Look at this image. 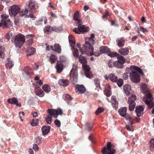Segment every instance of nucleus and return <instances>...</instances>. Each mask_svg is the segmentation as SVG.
I'll return each instance as SVG.
<instances>
[{
  "label": "nucleus",
  "instance_id": "nucleus-38",
  "mask_svg": "<svg viewBox=\"0 0 154 154\" xmlns=\"http://www.w3.org/2000/svg\"><path fill=\"white\" fill-rule=\"evenodd\" d=\"M150 150L151 151H154V138H152L149 141Z\"/></svg>",
  "mask_w": 154,
  "mask_h": 154
},
{
  "label": "nucleus",
  "instance_id": "nucleus-44",
  "mask_svg": "<svg viewBox=\"0 0 154 154\" xmlns=\"http://www.w3.org/2000/svg\"><path fill=\"white\" fill-rule=\"evenodd\" d=\"M90 54L91 56L94 55L96 57H98L101 54V53L98 51H95L94 52L93 51H92V52Z\"/></svg>",
  "mask_w": 154,
  "mask_h": 154
},
{
  "label": "nucleus",
  "instance_id": "nucleus-14",
  "mask_svg": "<svg viewBox=\"0 0 154 154\" xmlns=\"http://www.w3.org/2000/svg\"><path fill=\"white\" fill-rule=\"evenodd\" d=\"M34 90L36 95L39 97H43L44 96V92L38 86H35Z\"/></svg>",
  "mask_w": 154,
  "mask_h": 154
},
{
  "label": "nucleus",
  "instance_id": "nucleus-29",
  "mask_svg": "<svg viewBox=\"0 0 154 154\" xmlns=\"http://www.w3.org/2000/svg\"><path fill=\"white\" fill-rule=\"evenodd\" d=\"M56 68L58 72H59L62 71L63 69V65L61 62L59 61H57Z\"/></svg>",
  "mask_w": 154,
  "mask_h": 154
},
{
  "label": "nucleus",
  "instance_id": "nucleus-47",
  "mask_svg": "<svg viewBox=\"0 0 154 154\" xmlns=\"http://www.w3.org/2000/svg\"><path fill=\"white\" fill-rule=\"evenodd\" d=\"M104 110L103 108L100 107L98 108L95 111V113L96 115H98L100 113L102 112Z\"/></svg>",
  "mask_w": 154,
  "mask_h": 154
},
{
  "label": "nucleus",
  "instance_id": "nucleus-60",
  "mask_svg": "<svg viewBox=\"0 0 154 154\" xmlns=\"http://www.w3.org/2000/svg\"><path fill=\"white\" fill-rule=\"evenodd\" d=\"M128 74H129V73H124L123 75V79L125 80H127L128 78Z\"/></svg>",
  "mask_w": 154,
  "mask_h": 154
},
{
  "label": "nucleus",
  "instance_id": "nucleus-10",
  "mask_svg": "<svg viewBox=\"0 0 154 154\" xmlns=\"http://www.w3.org/2000/svg\"><path fill=\"white\" fill-rule=\"evenodd\" d=\"M48 112L49 114L53 115V117L56 118L58 115H62L63 111L61 109H50L48 110Z\"/></svg>",
  "mask_w": 154,
  "mask_h": 154
},
{
  "label": "nucleus",
  "instance_id": "nucleus-50",
  "mask_svg": "<svg viewBox=\"0 0 154 154\" xmlns=\"http://www.w3.org/2000/svg\"><path fill=\"white\" fill-rule=\"evenodd\" d=\"M62 30V28L61 27H53V31L58 32H60Z\"/></svg>",
  "mask_w": 154,
  "mask_h": 154
},
{
  "label": "nucleus",
  "instance_id": "nucleus-59",
  "mask_svg": "<svg viewBox=\"0 0 154 154\" xmlns=\"http://www.w3.org/2000/svg\"><path fill=\"white\" fill-rule=\"evenodd\" d=\"M77 47L79 48V51L80 52H81V54H84V52L82 51V49L81 48V47L80 46V45L78 43L77 44Z\"/></svg>",
  "mask_w": 154,
  "mask_h": 154
},
{
  "label": "nucleus",
  "instance_id": "nucleus-58",
  "mask_svg": "<svg viewBox=\"0 0 154 154\" xmlns=\"http://www.w3.org/2000/svg\"><path fill=\"white\" fill-rule=\"evenodd\" d=\"M33 149L35 151H37L38 150V147L37 144H34L33 147Z\"/></svg>",
  "mask_w": 154,
  "mask_h": 154
},
{
  "label": "nucleus",
  "instance_id": "nucleus-28",
  "mask_svg": "<svg viewBox=\"0 0 154 154\" xmlns=\"http://www.w3.org/2000/svg\"><path fill=\"white\" fill-rule=\"evenodd\" d=\"M127 107H126L121 108L119 109L118 112L121 116H124L125 115L127 114Z\"/></svg>",
  "mask_w": 154,
  "mask_h": 154
},
{
  "label": "nucleus",
  "instance_id": "nucleus-61",
  "mask_svg": "<svg viewBox=\"0 0 154 154\" xmlns=\"http://www.w3.org/2000/svg\"><path fill=\"white\" fill-rule=\"evenodd\" d=\"M43 21V20L41 19V20L37 21L35 22V24L36 25H39L42 24V22Z\"/></svg>",
  "mask_w": 154,
  "mask_h": 154
},
{
  "label": "nucleus",
  "instance_id": "nucleus-20",
  "mask_svg": "<svg viewBox=\"0 0 154 154\" xmlns=\"http://www.w3.org/2000/svg\"><path fill=\"white\" fill-rule=\"evenodd\" d=\"M153 99L148 100V99H145L144 97L143 98V101L147 105L148 108L149 109H151L154 105V103L153 101Z\"/></svg>",
  "mask_w": 154,
  "mask_h": 154
},
{
  "label": "nucleus",
  "instance_id": "nucleus-18",
  "mask_svg": "<svg viewBox=\"0 0 154 154\" xmlns=\"http://www.w3.org/2000/svg\"><path fill=\"white\" fill-rule=\"evenodd\" d=\"M140 90L143 94L149 92L150 91L147 85L145 83L142 84L140 86Z\"/></svg>",
  "mask_w": 154,
  "mask_h": 154
},
{
  "label": "nucleus",
  "instance_id": "nucleus-25",
  "mask_svg": "<svg viewBox=\"0 0 154 154\" xmlns=\"http://www.w3.org/2000/svg\"><path fill=\"white\" fill-rule=\"evenodd\" d=\"M116 42L117 45L119 48L123 47L125 45V42L123 38H117Z\"/></svg>",
  "mask_w": 154,
  "mask_h": 154
},
{
  "label": "nucleus",
  "instance_id": "nucleus-63",
  "mask_svg": "<svg viewBox=\"0 0 154 154\" xmlns=\"http://www.w3.org/2000/svg\"><path fill=\"white\" fill-rule=\"evenodd\" d=\"M140 29H142V31L143 32H148V30L146 29L145 28L141 26L140 27Z\"/></svg>",
  "mask_w": 154,
  "mask_h": 154
},
{
  "label": "nucleus",
  "instance_id": "nucleus-57",
  "mask_svg": "<svg viewBox=\"0 0 154 154\" xmlns=\"http://www.w3.org/2000/svg\"><path fill=\"white\" fill-rule=\"evenodd\" d=\"M86 126L87 127V129L88 131H89L91 130L92 128V126L90 125L89 123L87 122L86 123Z\"/></svg>",
  "mask_w": 154,
  "mask_h": 154
},
{
  "label": "nucleus",
  "instance_id": "nucleus-26",
  "mask_svg": "<svg viewBox=\"0 0 154 154\" xmlns=\"http://www.w3.org/2000/svg\"><path fill=\"white\" fill-rule=\"evenodd\" d=\"M118 52L122 55L125 56L127 55L129 53V49L127 48H122L118 51Z\"/></svg>",
  "mask_w": 154,
  "mask_h": 154
},
{
  "label": "nucleus",
  "instance_id": "nucleus-8",
  "mask_svg": "<svg viewBox=\"0 0 154 154\" xmlns=\"http://www.w3.org/2000/svg\"><path fill=\"white\" fill-rule=\"evenodd\" d=\"M69 75L70 76L71 80L73 83H75L77 81L78 79V72L77 69L73 67L70 71Z\"/></svg>",
  "mask_w": 154,
  "mask_h": 154
},
{
  "label": "nucleus",
  "instance_id": "nucleus-23",
  "mask_svg": "<svg viewBox=\"0 0 154 154\" xmlns=\"http://www.w3.org/2000/svg\"><path fill=\"white\" fill-rule=\"evenodd\" d=\"M119 55V54L116 52H111V50L107 47H106V55L110 57L111 58L116 57Z\"/></svg>",
  "mask_w": 154,
  "mask_h": 154
},
{
  "label": "nucleus",
  "instance_id": "nucleus-53",
  "mask_svg": "<svg viewBox=\"0 0 154 154\" xmlns=\"http://www.w3.org/2000/svg\"><path fill=\"white\" fill-rule=\"evenodd\" d=\"M113 62H113L111 59L109 60L107 64L109 67L112 68L113 66H114L113 64Z\"/></svg>",
  "mask_w": 154,
  "mask_h": 154
},
{
  "label": "nucleus",
  "instance_id": "nucleus-24",
  "mask_svg": "<svg viewBox=\"0 0 154 154\" xmlns=\"http://www.w3.org/2000/svg\"><path fill=\"white\" fill-rule=\"evenodd\" d=\"M51 127L48 125H44L42 127L41 131L42 135H45L47 134L49 132Z\"/></svg>",
  "mask_w": 154,
  "mask_h": 154
},
{
  "label": "nucleus",
  "instance_id": "nucleus-2",
  "mask_svg": "<svg viewBox=\"0 0 154 154\" xmlns=\"http://www.w3.org/2000/svg\"><path fill=\"white\" fill-rule=\"evenodd\" d=\"M69 42L71 49L72 51L73 55L75 58H78L79 57V53L78 50L75 48V42L74 38L71 35H69L68 37Z\"/></svg>",
  "mask_w": 154,
  "mask_h": 154
},
{
  "label": "nucleus",
  "instance_id": "nucleus-22",
  "mask_svg": "<svg viewBox=\"0 0 154 154\" xmlns=\"http://www.w3.org/2000/svg\"><path fill=\"white\" fill-rule=\"evenodd\" d=\"M63 99L68 104L71 105L72 103V98L69 95L66 94L63 95Z\"/></svg>",
  "mask_w": 154,
  "mask_h": 154
},
{
  "label": "nucleus",
  "instance_id": "nucleus-51",
  "mask_svg": "<svg viewBox=\"0 0 154 154\" xmlns=\"http://www.w3.org/2000/svg\"><path fill=\"white\" fill-rule=\"evenodd\" d=\"M94 83L97 88H99V89L100 88V82L98 79H95L94 80Z\"/></svg>",
  "mask_w": 154,
  "mask_h": 154
},
{
  "label": "nucleus",
  "instance_id": "nucleus-11",
  "mask_svg": "<svg viewBox=\"0 0 154 154\" xmlns=\"http://www.w3.org/2000/svg\"><path fill=\"white\" fill-rule=\"evenodd\" d=\"M83 69L85 71V75L86 76L89 78H91L93 76L92 72L90 71V68L87 63L82 65Z\"/></svg>",
  "mask_w": 154,
  "mask_h": 154
},
{
  "label": "nucleus",
  "instance_id": "nucleus-13",
  "mask_svg": "<svg viewBox=\"0 0 154 154\" xmlns=\"http://www.w3.org/2000/svg\"><path fill=\"white\" fill-rule=\"evenodd\" d=\"M73 31L76 33L80 34L81 33H83L84 32H87L88 29L84 25H81L77 28L75 27L73 29Z\"/></svg>",
  "mask_w": 154,
  "mask_h": 154
},
{
  "label": "nucleus",
  "instance_id": "nucleus-54",
  "mask_svg": "<svg viewBox=\"0 0 154 154\" xmlns=\"http://www.w3.org/2000/svg\"><path fill=\"white\" fill-rule=\"evenodd\" d=\"M123 117L125 118L126 120H128L129 121H131L132 119L130 116L128 114H125L124 116H123Z\"/></svg>",
  "mask_w": 154,
  "mask_h": 154
},
{
  "label": "nucleus",
  "instance_id": "nucleus-42",
  "mask_svg": "<svg viewBox=\"0 0 154 154\" xmlns=\"http://www.w3.org/2000/svg\"><path fill=\"white\" fill-rule=\"evenodd\" d=\"M28 11L29 10L26 8V7L24 10L21 11L19 13L21 17L23 16L26 14H27L28 13Z\"/></svg>",
  "mask_w": 154,
  "mask_h": 154
},
{
  "label": "nucleus",
  "instance_id": "nucleus-33",
  "mask_svg": "<svg viewBox=\"0 0 154 154\" xmlns=\"http://www.w3.org/2000/svg\"><path fill=\"white\" fill-rule=\"evenodd\" d=\"M79 58V62L82 64V65H83L87 63V61L86 59V58L81 55H80Z\"/></svg>",
  "mask_w": 154,
  "mask_h": 154
},
{
  "label": "nucleus",
  "instance_id": "nucleus-39",
  "mask_svg": "<svg viewBox=\"0 0 154 154\" xmlns=\"http://www.w3.org/2000/svg\"><path fill=\"white\" fill-rule=\"evenodd\" d=\"M50 59L51 63H53L55 62L57 59V57L55 55L52 54L50 57Z\"/></svg>",
  "mask_w": 154,
  "mask_h": 154
},
{
  "label": "nucleus",
  "instance_id": "nucleus-62",
  "mask_svg": "<svg viewBox=\"0 0 154 154\" xmlns=\"http://www.w3.org/2000/svg\"><path fill=\"white\" fill-rule=\"evenodd\" d=\"M126 128L127 130L130 131H131L133 132V130L131 128V126L129 125H126Z\"/></svg>",
  "mask_w": 154,
  "mask_h": 154
},
{
  "label": "nucleus",
  "instance_id": "nucleus-52",
  "mask_svg": "<svg viewBox=\"0 0 154 154\" xmlns=\"http://www.w3.org/2000/svg\"><path fill=\"white\" fill-rule=\"evenodd\" d=\"M101 54L102 53H106V46H102L100 48V51Z\"/></svg>",
  "mask_w": 154,
  "mask_h": 154
},
{
  "label": "nucleus",
  "instance_id": "nucleus-17",
  "mask_svg": "<svg viewBox=\"0 0 154 154\" xmlns=\"http://www.w3.org/2000/svg\"><path fill=\"white\" fill-rule=\"evenodd\" d=\"M75 88L79 94H83L86 91L85 88L82 85H76L75 86Z\"/></svg>",
  "mask_w": 154,
  "mask_h": 154
},
{
  "label": "nucleus",
  "instance_id": "nucleus-32",
  "mask_svg": "<svg viewBox=\"0 0 154 154\" xmlns=\"http://www.w3.org/2000/svg\"><path fill=\"white\" fill-rule=\"evenodd\" d=\"M60 85L66 86L68 85L69 81L67 80L61 79L58 82Z\"/></svg>",
  "mask_w": 154,
  "mask_h": 154
},
{
  "label": "nucleus",
  "instance_id": "nucleus-64",
  "mask_svg": "<svg viewBox=\"0 0 154 154\" xmlns=\"http://www.w3.org/2000/svg\"><path fill=\"white\" fill-rule=\"evenodd\" d=\"M102 152L103 154H106V146H105L103 147L102 149Z\"/></svg>",
  "mask_w": 154,
  "mask_h": 154
},
{
  "label": "nucleus",
  "instance_id": "nucleus-46",
  "mask_svg": "<svg viewBox=\"0 0 154 154\" xmlns=\"http://www.w3.org/2000/svg\"><path fill=\"white\" fill-rule=\"evenodd\" d=\"M145 94V95H144V97H146L145 99H151L152 98V95L151 94L150 91H149V92L146 93Z\"/></svg>",
  "mask_w": 154,
  "mask_h": 154
},
{
  "label": "nucleus",
  "instance_id": "nucleus-15",
  "mask_svg": "<svg viewBox=\"0 0 154 154\" xmlns=\"http://www.w3.org/2000/svg\"><path fill=\"white\" fill-rule=\"evenodd\" d=\"M116 151V149L112 147L111 142L109 141L107 142L106 144V154L111 152L114 153Z\"/></svg>",
  "mask_w": 154,
  "mask_h": 154
},
{
  "label": "nucleus",
  "instance_id": "nucleus-37",
  "mask_svg": "<svg viewBox=\"0 0 154 154\" xmlns=\"http://www.w3.org/2000/svg\"><path fill=\"white\" fill-rule=\"evenodd\" d=\"M106 97H109L112 94L110 86L109 84H106Z\"/></svg>",
  "mask_w": 154,
  "mask_h": 154
},
{
  "label": "nucleus",
  "instance_id": "nucleus-35",
  "mask_svg": "<svg viewBox=\"0 0 154 154\" xmlns=\"http://www.w3.org/2000/svg\"><path fill=\"white\" fill-rule=\"evenodd\" d=\"M54 51L57 52L58 53L61 52V47L58 44H55L54 45Z\"/></svg>",
  "mask_w": 154,
  "mask_h": 154
},
{
  "label": "nucleus",
  "instance_id": "nucleus-1",
  "mask_svg": "<svg viewBox=\"0 0 154 154\" xmlns=\"http://www.w3.org/2000/svg\"><path fill=\"white\" fill-rule=\"evenodd\" d=\"M129 69L131 70L129 74L131 81L135 83H139L140 80V74L142 76L144 75L142 69L134 65L131 66Z\"/></svg>",
  "mask_w": 154,
  "mask_h": 154
},
{
  "label": "nucleus",
  "instance_id": "nucleus-48",
  "mask_svg": "<svg viewBox=\"0 0 154 154\" xmlns=\"http://www.w3.org/2000/svg\"><path fill=\"white\" fill-rule=\"evenodd\" d=\"M79 16V12L77 11L75 12L73 15V20H77Z\"/></svg>",
  "mask_w": 154,
  "mask_h": 154
},
{
  "label": "nucleus",
  "instance_id": "nucleus-36",
  "mask_svg": "<svg viewBox=\"0 0 154 154\" xmlns=\"http://www.w3.org/2000/svg\"><path fill=\"white\" fill-rule=\"evenodd\" d=\"M43 90L46 93H48L51 91V88L50 86L47 84H44L42 88Z\"/></svg>",
  "mask_w": 154,
  "mask_h": 154
},
{
  "label": "nucleus",
  "instance_id": "nucleus-5",
  "mask_svg": "<svg viewBox=\"0 0 154 154\" xmlns=\"http://www.w3.org/2000/svg\"><path fill=\"white\" fill-rule=\"evenodd\" d=\"M136 100V97L135 95H132L129 97L128 100V103L129 105V109L130 111L134 110L136 105L135 100Z\"/></svg>",
  "mask_w": 154,
  "mask_h": 154
},
{
  "label": "nucleus",
  "instance_id": "nucleus-27",
  "mask_svg": "<svg viewBox=\"0 0 154 154\" xmlns=\"http://www.w3.org/2000/svg\"><path fill=\"white\" fill-rule=\"evenodd\" d=\"M118 79L117 76L112 73L109 74L108 77L106 76V80L109 79L112 82H116Z\"/></svg>",
  "mask_w": 154,
  "mask_h": 154
},
{
  "label": "nucleus",
  "instance_id": "nucleus-9",
  "mask_svg": "<svg viewBox=\"0 0 154 154\" xmlns=\"http://www.w3.org/2000/svg\"><path fill=\"white\" fill-rule=\"evenodd\" d=\"M83 48L86 54H90L94 51V48L91 44L88 42H86L83 45Z\"/></svg>",
  "mask_w": 154,
  "mask_h": 154
},
{
  "label": "nucleus",
  "instance_id": "nucleus-43",
  "mask_svg": "<svg viewBox=\"0 0 154 154\" xmlns=\"http://www.w3.org/2000/svg\"><path fill=\"white\" fill-rule=\"evenodd\" d=\"M116 83H117V85L119 87H122L123 84V80L122 79H119L118 80L117 79L116 82Z\"/></svg>",
  "mask_w": 154,
  "mask_h": 154
},
{
  "label": "nucleus",
  "instance_id": "nucleus-45",
  "mask_svg": "<svg viewBox=\"0 0 154 154\" xmlns=\"http://www.w3.org/2000/svg\"><path fill=\"white\" fill-rule=\"evenodd\" d=\"M4 48L3 47L0 46V57L3 58L4 56Z\"/></svg>",
  "mask_w": 154,
  "mask_h": 154
},
{
  "label": "nucleus",
  "instance_id": "nucleus-31",
  "mask_svg": "<svg viewBox=\"0 0 154 154\" xmlns=\"http://www.w3.org/2000/svg\"><path fill=\"white\" fill-rule=\"evenodd\" d=\"M44 31L45 33L49 34L53 32V27L50 26H46L44 29Z\"/></svg>",
  "mask_w": 154,
  "mask_h": 154
},
{
  "label": "nucleus",
  "instance_id": "nucleus-30",
  "mask_svg": "<svg viewBox=\"0 0 154 154\" xmlns=\"http://www.w3.org/2000/svg\"><path fill=\"white\" fill-rule=\"evenodd\" d=\"M6 66L7 68L9 69H11L13 66L14 64L13 63L11 60L10 58H8L6 61Z\"/></svg>",
  "mask_w": 154,
  "mask_h": 154
},
{
  "label": "nucleus",
  "instance_id": "nucleus-40",
  "mask_svg": "<svg viewBox=\"0 0 154 154\" xmlns=\"http://www.w3.org/2000/svg\"><path fill=\"white\" fill-rule=\"evenodd\" d=\"M52 117H53V115L49 114V115L45 118V121L48 124H50L51 123Z\"/></svg>",
  "mask_w": 154,
  "mask_h": 154
},
{
  "label": "nucleus",
  "instance_id": "nucleus-3",
  "mask_svg": "<svg viewBox=\"0 0 154 154\" xmlns=\"http://www.w3.org/2000/svg\"><path fill=\"white\" fill-rule=\"evenodd\" d=\"M25 36L23 35L19 34L16 35L14 40V44L15 47L20 48L25 43Z\"/></svg>",
  "mask_w": 154,
  "mask_h": 154
},
{
  "label": "nucleus",
  "instance_id": "nucleus-16",
  "mask_svg": "<svg viewBox=\"0 0 154 154\" xmlns=\"http://www.w3.org/2000/svg\"><path fill=\"white\" fill-rule=\"evenodd\" d=\"M123 90L125 94L128 96L130 94V91H131V86L129 84H126L123 86Z\"/></svg>",
  "mask_w": 154,
  "mask_h": 154
},
{
  "label": "nucleus",
  "instance_id": "nucleus-56",
  "mask_svg": "<svg viewBox=\"0 0 154 154\" xmlns=\"http://www.w3.org/2000/svg\"><path fill=\"white\" fill-rule=\"evenodd\" d=\"M117 102H114V103H112L111 102L113 108L115 109H117L118 104L116 103Z\"/></svg>",
  "mask_w": 154,
  "mask_h": 154
},
{
  "label": "nucleus",
  "instance_id": "nucleus-6",
  "mask_svg": "<svg viewBox=\"0 0 154 154\" xmlns=\"http://www.w3.org/2000/svg\"><path fill=\"white\" fill-rule=\"evenodd\" d=\"M2 19L1 21L3 24V28L5 29L6 28H10L12 27V24L11 22L9 20H7L8 16L5 15L3 14L1 15Z\"/></svg>",
  "mask_w": 154,
  "mask_h": 154
},
{
  "label": "nucleus",
  "instance_id": "nucleus-19",
  "mask_svg": "<svg viewBox=\"0 0 154 154\" xmlns=\"http://www.w3.org/2000/svg\"><path fill=\"white\" fill-rule=\"evenodd\" d=\"M143 110L144 108L141 105L137 106L135 110L137 116L138 117L141 116L142 115L141 114V113Z\"/></svg>",
  "mask_w": 154,
  "mask_h": 154
},
{
  "label": "nucleus",
  "instance_id": "nucleus-41",
  "mask_svg": "<svg viewBox=\"0 0 154 154\" xmlns=\"http://www.w3.org/2000/svg\"><path fill=\"white\" fill-rule=\"evenodd\" d=\"M30 124L33 126L37 125L38 124V119H33L32 121L30 122Z\"/></svg>",
  "mask_w": 154,
  "mask_h": 154
},
{
  "label": "nucleus",
  "instance_id": "nucleus-49",
  "mask_svg": "<svg viewBox=\"0 0 154 154\" xmlns=\"http://www.w3.org/2000/svg\"><path fill=\"white\" fill-rule=\"evenodd\" d=\"M42 141V138L40 137H38L35 139V143L38 144H40Z\"/></svg>",
  "mask_w": 154,
  "mask_h": 154
},
{
  "label": "nucleus",
  "instance_id": "nucleus-4",
  "mask_svg": "<svg viewBox=\"0 0 154 154\" xmlns=\"http://www.w3.org/2000/svg\"><path fill=\"white\" fill-rule=\"evenodd\" d=\"M117 60L114 62L113 64L115 66L119 68H123V64L125 61V58L124 57L119 54L117 56Z\"/></svg>",
  "mask_w": 154,
  "mask_h": 154
},
{
  "label": "nucleus",
  "instance_id": "nucleus-12",
  "mask_svg": "<svg viewBox=\"0 0 154 154\" xmlns=\"http://www.w3.org/2000/svg\"><path fill=\"white\" fill-rule=\"evenodd\" d=\"M36 4V2L35 1L31 2L29 3L26 7L29 10V11L30 12H31L33 10L37 11L38 9V7L37 6Z\"/></svg>",
  "mask_w": 154,
  "mask_h": 154
},
{
  "label": "nucleus",
  "instance_id": "nucleus-55",
  "mask_svg": "<svg viewBox=\"0 0 154 154\" xmlns=\"http://www.w3.org/2000/svg\"><path fill=\"white\" fill-rule=\"evenodd\" d=\"M54 123L55 125L58 127L60 126L61 123L58 120L56 119L55 120Z\"/></svg>",
  "mask_w": 154,
  "mask_h": 154
},
{
  "label": "nucleus",
  "instance_id": "nucleus-21",
  "mask_svg": "<svg viewBox=\"0 0 154 154\" xmlns=\"http://www.w3.org/2000/svg\"><path fill=\"white\" fill-rule=\"evenodd\" d=\"M7 100L8 102L9 103L14 104L20 107L21 106L20 104L18 103V101L17 99L15 97L8 99Z\"/></svg>",
  "mask_w": 154,
  "mask_h": 154
},
{
  "label": "nucleus",
  "instance_id": "nucleus-34",
  "mask_svg": "<svg viewBox=\"0 0 154 154\" xmlns=\"http://www.w3.org/2000/svg\"><path fill=\"white\" fill-rule=\"evenodd\" d=\"M35 51V49L32 47H29L27 50V56H31L33 55Z\"/></svg>",
  "mask_w": 154,
  "mask_h": 154
},
{
  "label": "nucleus",
  "instance_id": "nucleus-7",
  "mask_svg": "<svg viewBox=\"0 0 154 154\" xmlns=\"http://www.w3.org/2000/svg\"><path fill=\"white\" fill-rule=\"evenodd\" d=\"M20 8L17 5H13L10 7L9 12L11 16L14 17L20 11Z\"/></svg>",
  "mask_w": 154,
  "mask_h": 154
}]
</instances>
